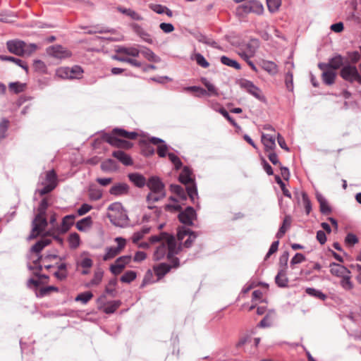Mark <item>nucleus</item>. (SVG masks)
<instances>
[{
	"mask_svg": "<svg viewBox=\"0 0 361 361\" xmlns=\"http://www.w3.org/2000/svg\"><path fill=\"white\" fill-rule=\"evenodd\" d=\"M192 170L188 166H184L181 173L179 174L178 180L186 185L189 198L193 204H196L195 198H198L197 183L195 178H192Z\"/></svg>",
	"mask_w": 361,
	"mask_h": 361,
	"instance_id": "nucleus-1",
	"label": "nucleus"
},
{
	"mask_svg": "<svg viewBox=\"0 0 361 361\" xmlns=\"http://www.w3.org/2000/svg\"><path fill=\"white\" fill-rule=\"evenodd\" d=\"M161 235L166 237V245L167 247L166 258L173 264L174 268H178L180 266V259L175 255H178L182 250L181 245H177L175 237L166 232H162Z\"/></svg>",
	"mask_w": 361,
	"mask_h": 361,
	"instance_id": "nucleus-2",
	"label": "nucleus"
},
{
	"mask_svg": "<svg viewBox=\"0 0 361 361\" xmlns=\"http://www.w3.org/2000/svg\"><path fill=\"white\" fill-rule=\"evenodd\" d=\"M165 209L180 212L178 215V220L185 226H192L193 220L197 218L196 211L191 206H188L184 210H182V207L180 204H167L165 205Z\"/></svg>",
	"mask_w": 361,
	"mask_h": 361,
	"instance_id": "nucleus-3",
	"label": "nucleus"
},
{
	"mask_svg": "<svg viewBox=\"0 0 361 361\" xmlns=\"http://www.w3.org/2000/svg\"><path fill=\"white\" fill-rule=\"evenodd\" d=\"M235 12L239 17H245L250 13L262 15L264 12V7L259 1L250 0L237 6Z\"/></svg>",
	"mask_w": 361,
	"mask_h": 361,
	"instance_id": "nucleus-4",
	"label": "nucleus"
},
{
	"mask_svg": "<svg viewBox=\"0 0 361 361\" xmlns=\"http://www.w3.org/2000/svg\"><path fill=\"white\" fill-rule=\"evenodd\" d=\"M339 75L345 81L350 83L357 82L361 85V75L360 74L357 67L350 64L348 61L341 68Z\"/></svg>",
	"mask_w": 361,
	"mask_h": 361,
	"instance_id": "nucleus-5",
	"label": "nucleus"
},
{
	"mask_svg": "<svg viewBox=\"0 0 361 361\" xmlns=\"http://www.w3.org/2000/svg\"><path fill=\"white\" fill-rule=\"evenodd\" d=\"M47 226L48 221L45 215H40L39 217L37 218V214H36L32 221V231L27 239L31 240L37 238L45 231Z\"/></svg>",
	"mask_w": 361,
	"mask_h": 361,
	"instance_id": "nucleus-6",
	"label": "nucleus"
},
{
	"mask_svg": "<svg viewBox=\"0 0 361 361\" xmlns=\"http://www.w3.org/2000/svg\"><path fill=\"white\" fill-rule=\"evenodd\" d=\"M241 88L246 90V91L252 94L254 97L261 102H265V97L262 94L261 90L257 87L252 81L242 79L239 82Z\"/></svg>",
	"mask_w": 361,
	"mask_h": 361,
	"instance_id": "nucleus-7",
	"label": "nucleus"
},
{
	"mask_svg": "<svg viewBox=\"0 0 361 361\" xmlns=\"http://www.w3.org/2000/svg\"><path fill=\"white\" fill-rule=\"evenodd\" d=\"M115 241L118 243L116 247H107L106 248V253L103 257L104 261L109 260L118 255L121 251L125 247L126 240L122 237H116Z\"/></svg>",
	"mask_w": 361,
	"mask_h": 361,
	"instance_id": "nucleus-8",
	"label": "nucleus"
},
{
	"mask_svg": "<svg viewBox=\"0 0 361 361\" xmlns=\"http://www.w3.org/2000/svg\"><path fill=\"white\" fill-rule=\"evenodd\" d=\"M47 53L54 58L64 59L72 56L71 51L61 45H54L47 49Z\"/></svg>",
	"mask_w": 361,
	"mask_h": 361,
	"instance_id": "nucleus-9",
	"label": "nucleus"
},
{
	"mask_svg": "<svg viewBox=\"0 0 361 361\" xmlns=\"http://www.w3.org/2000/svg\"><path fill=\"white\" fill-rule=\"evenodd\" d=\"M146 186L150 190L149 192L157 193L165 190V185L159 176H152L147 180Z\"/></svg>",
	"mask_w": 361,
	"mask_h": 361,
	"instance_id": "nucleus-10",
	"label": "nucleus"
},
{
	"mask_svg": "<svg viewBox=\"0 0 361 361\" xmlns=\"http://www.w3.org/2000/svg\"><path fill=\"white\" fill-rule=\"evenodd\" d=\"M130 255H123L117 258L115 263L110 266L111 272L114 275L119 274L126 265L130 262Z\"/></svg>",
	"mask_w": 361,
	"mask_h": 361,
	"instance_id": "nucleus-11",
	"label": "nucleus"
},
{
	"mask_svg": "<svg viewBox=\"0 0 361 361\" xmlns=\"http://www.w3.org/2000/svg\"><path fill=\"white\" fill-rule=\"evenodd\" d=\"M25 42L20 40H10L6 43L8 50L16 55L23 56Z\"/></svg>",
	"mask_w": 361,
	"mask_h": 361,
	"instance_id": "nucleus-12",
	"label": "nucleus"
},
{
	"mask_svg": "<svg viewBox=\"0 0 361 361\" xmlns=\"http://www.w3.org/2000/svg\"><path fill=\"white\" fill-rule=\"evenodd\" d=\"M110 221L115 226H123L128 221V217L126 212L123 209L118 214H108Z\"/></svg>",
	"mask_w": 361,
	"mask_h": 361,
	"instance_id": "nucleus-13",
	"label": "nucleus"
},
{
	"mask_svg": "<svg viewBox=\"0 0 361 361\" xmlns=\"http://www.w3.org/2000/svg\"><path fill=\"white\" fill-rule=\"evenodd\" d=\"M329 267L331 274L337 277L342 278L343 276L350 274V271L348 268L336 262L330 263Z\"/></svg>",
	"mask_w": 361,
	"mask_h": 361,
	"instance_id": "nucleus-14",
	"label": "nucleus"
},
{
	"mask_svg": "<svg viewBox=\"0 0 361 361\" xmlns=\"http://www.w3.org/2000/svg\"><path fill=\"white\" fill-rule=\"evenodd\" d=\"M75 218L74 214H68L62 219L61 224L56 228V231L60 233H66L69 231L71 227L73 225V220Z\"/></svg>",
	"mask_w": 361,
	"mask_h": 361,
	"instance_id": "nucleus-15",
	"label": "nucleus"
},
{
	"mask_svg": "<svg viewBox=\"0 0 361 361\" xmlns=\"http://www.w3.org/2000/svg\"><path fill=\"white\" fill-rule=\"evenodd\" d=\"M112 156L126 166L133 164L131 157L122 150L118 149L114 151Z\"/></svg>",
	"mask_w": 361,
	"mask_h": 361,
	"instance_id": "nucleus-16",
	"label": "nucleus"
},
{
	"mask_svg": "<svg viewBox=\"0 0 361 361\" xmlns=\"http://www.w3.org/2000/svg\"><path fill=\"white\" fill-rule=\"evenodd\" d=\"M129 185L126 183H118L114 185L109 190V193L114 196H121L128 194Z\"/></svg>",
	"mask_w": 361,
	"mask_h": 361,
	"instance_id": "nucleus-17",
	"label": "nucleus"
},
{
	"mask_svg": "<svg viewBox=\"0 0 361 361\" xmlns=\"http://www.w3.org/2000/svg\"><path fill=\"white\" fill-rule=\"evenodd\" d=\"M128 177L130 181L132 182L137 188H142L147 184L145 177L141 173H131L128 175Z\"/></svg>",
	"mask_w": 361,
	"mask_h": 361,
	"instance_id": "nucleus-18",
	"label": "nucleus"
},
{
	"mask_svg": "<svg viewBox=\"0 0 361 361\" xmlns=\"http://www.w3.org/2000/svg\"><path fill=\"white\" fill-rule=\"evenodd\" d=\"M194 37L199 42L205 44L215 49H221V47L218 43L210 37L206 36L201 32L195 34Z\"/></svg>",
	"mask_w": 361,
	"mask_h": 361,
	"instance_id": "nucleus-19",
	"label": "nucleus"
},
{
	"mask_svg": "<svg viewBox=\"0 0 361 361\" xmlns=\"http://www.w3.org/2000/svg\"><path fill=\"white\" fill-rule=\"evenodd\" d=\"M135 32L145 42L152 44L154 39L151 35L146 32L141 26L137 24L133 25Z\"/></svg>",
	"mask_w": 361,
	"mask_h": 361,
	"instance_id": "nucleus-20",
	"label": "nucleus"
},
{
	"mask_svg": "<svg viewBox=\"0 0 361 361\" xmlns=\"http://www.w3.org/2000/svg\"><path fill=\"white\" fill-rule=\"evenodd\" d=\"M173 267V264H169L167 263L163 262L160 263L157 266L154 267V271L155 274L157 276L159 279L164 277L167 273H169Z\"/></svg>",
	"mask_w": 361,
	"mask_h": 361,
	"instance_id": "nucleus-21",
	"label": "nucleus"
},
{
	"mask_svg": "<svg viewBox=\"0 0 361 361\" xmlns=\"http://www.w3.org/2000/svg\"><path fill=\"white\" fill-rule=\"evenodd\" d=\"M262 142L266 152L274 150L276 147L275 137L269 134L262 135Z\"/></svg>",
	"mask_w": 361,
	"mask_h": 361,
	"instance_id": "nucleus-22",
	"label": "nucleus"
},
{
	"mask_svg": "<svg viewBox=\"0 0 361 361\" xmlns=\"http://www.w3.org/2000/svg\"><path fill=\"white\" fill-rule=\"evenodd\" d=\"M51 240L47 238H41L38 241L33 245L30 251L35 254H39L47 245L51 244Z\"/></svg>",
	"mask_w": 361,
	"mask_h": 361,
	"instance_id": "nucleus-23",
	"label": "nucleus"
},
{
	"mask_svg": "<svg viewBox=\"0 0 361 361\" xmlns=\"http://www.w3.org/2000/svg\"><path fill=\"white\" fill-rule=\"evenodd\" d=\"M275 283L279 288H286L288 286V279L286 276V271L279 269L275 276Z\"/></svg>",
	"mask_w": 361,
	"mask_h": 361,
	"instance_id": "nucleus-24",
	"label": "nucleus"
},
{
	"mask_svg": "<svg viewBox=\"0 0 361 361\" xmlns=\"http://www.w3.org/2000/svg\"><path fill=\"white\" fill-rule=\"evenodd\" d=\"M346 63L344 61V58L341 54H336L334 57L329 60V65L330 68L333 70H338L342 68Z\"/></svg>",
	"mask_w": 361,
	"mask_h": 361,
	"instance_id": "nucleus-25",
	"label": "nucleus"
},
{
	"mask_svg": "<svg viewBox=\"0 0 361 361\" xmlns=\"http://www.w3.org/2000/svg\"><path fill=\"white\" fill-rule=\"evenodd\" d=\"M169 189L171 192L176 194L181 200H186L189 197L187 191L182 186L177 184H171Z\"/></svg>",
	"mask_w": 361,
	"mask_h": 361,
	"instance_id": "nucleus-26",
	"label": "nucleus"
},
{
	"mask_svg": "<svg viewBox=\"0 0 361 361\" xmlns=\"http://www.w3.org/2000/svg\"><path fill=\"white\" fill-rule=\"evenodd\" d=\"M93 221L90 216H86L76 223V228L78 231L85 232L92 226Z\"/></svg>",
	"mask_w": 361,
	"mask_h": 361,
	"instance_id": "nucleus-27",
	"label": "nucleus"
},
{
	"mask_svg": "<svg viewBox=\"0 0 361 361\" xmlns=\"http://www.w3.org/2000/svg\"><path fill=\"white\" fill-rule=\"evenodd\" d=\"M100 167L104 172L116 171L118 169L116 161L112 159H107L103 161L101 163Z\"/></svg>",
	"mask_w": 361,
	"mask_h": 361,
	"instance_id": "nucleus-28",
	"label": "nucleus"
},
{
	"mask_svg": "<svg viewBox=\"0 0 361 361\" xmlns=\"http://www.w3.org/2000/svg\"><path fill=\"white\" fill-rule=\"evenodd\" d=\"M116 52L118 54H125L133 57H137L140 53L139 49L135 47H125L123 46H118L116 49Z\"/></svg>",
	"mask_w": 361,
	"mask_h": 361,
	"instance_id": "nucleus-29",
	"label": "nucleus"
},
{
	"mask_svg": "<svg viewBox=\"0 0 361 361\" xmlns=\"http://www.w3.org/2000/svg\"><path fill=\"white\" fill-rule=\"evenodd\" d=\"M166 194L165 190L157 193L149 192L146 196V202L148 204H153L164 199L166 197Z\"/></svg>",
	"mask_w": 361,
	"mask_h": 361,
	"instance_id": "nucleus-30",
	"label": "nucleus"
},
{
	"mask_svg": "<svg viewBox=\"0 0 361 361\" xmlns=\"http://www.w3.org/2000/svg\"><path fill=\"white\" fill-rule=\"evenodd\" d=\"M104 139L109 145L111 146L121 148L123 143L126 142V140L118 138L114 134H106L104 135Z\"/></svg>",
	"mask_w": 361,
	"mask_h": 361,
	"instance_id": "nucleus-31",
	"label": "nucleus"
},
{
	"mask_svg": "<svg viewBox=\"0 0 361 361\" xmlns=\"http://www.w3.org/2000/svg\"><path fill=\"white\" fill-rule=\"evenodd\" d=\"M0 59L1 61H11L15 63L17 66L21 67L23 69H24L27 73L28 71V66L27 64L23 61L21 59L11 56H5V55H0Z\"/></svg>",
	"mask_w": 361,
	"mask_h": 361,
	"instance_id": "nucleus-32",
	"label": "nucleus"
},
{
	"mask_svg": "<svg viewBox=\"0 0 361 361\" xmlns=\"http://www.w3.org/2000/svg\"><path fill=\"white\" fill-rule=\"evenodd\" d=\"M167 255V247L165 243L160 245L154 252L153 259L154 261L163 259Z\"/></svg>",
	"mask_w": 361,
	"mask_h": 361,
	"instance_id": "nucleus-33",
	"label": "nucleus"
},
{
	"mask_svg": "<svg viewBox=\"0 0 361 361\" xmlns=\"http://www.w3.org/2000/svg\"><path fill=\"white\" fill-rule=\"evenodd\" d=\"M104 271L101 269H97L94 273L93 278L86 284L87 287L98 286L102 281Z\"/></svg>",
	"mask_w": 361,
	"mask_h": 361,
	"instance_id": "nucleus-34",
	"label": "nucleus"
},
{
	"mask_svg": "<svg viewBox=\"0 0 361 361\" xmlns=\"http://www.w3.org/2000/svg\"><path fill=\"white\" fill-rule=\"evenodd\" d=\"M336 74L333 71H324L322 75V80L324 84L331 85L334 83Z\"/></svg>",
	"mask_w": 361,
	"mask_h": 361,
	"instance_id": "nucleus-35",
	"label": "nucleus"
},
{
	"mask_svg": "<svg viewBox=\"0 0 361 361\" xmlns=\"http://www.w3.org/2000/svg\"><path fill=\"white\" fill-rule=\"evenodd\" d=\"M220 61L222 64L232 67L236 70H240L241 68L240 64L236 60L230 59L226 56H221Z\"/></svg>",
	"mask_w": 361,
	"mask_h": 361,
	"instance_id": "nucleus-36",
	"label": "nucleus"
},
{
	"mask_svg": "<svg viewBox=\"0 0 361 361\" xmlns=\"http://www.w3.org/2000/svg\"><path fill=\"white\" fill-rule=\"evenodd\" d=\"M121 302L120 300H113L109 302L103 308V312L106 314H113L121 306Z\"/></svg>",
	"mask_w": 361,
	"mask_h": 361,
	"instance_id": "nucleus-37",
	"label": "nucleus"
},
{
	"mask_svg": "<svg viewBox=\"0 0 361 361\" xmlns=\"http://www.w3.org/2000/svg\"><path fill=\"white\" fill-rule=\"evenodd\" d=\"M141 54L143 55L145 58H146L148 61L159 63L161 61V59L159 56H157L150 49L145 48L142 51H141Z\"/></svg>",
	"mask_w": 361,
	"mask_h": 361,
	"instance_id": "nucleus-38",
	"label": "nucleus"
},
{
	"mask_svg": "<svg viewBox=\"0 0 361 361\" xmlns=\"http://www.w3.org/2000/svg\"><path fill=\"white\" fill-rule=\"evenodd\" d=\"M262 68L268 72L271 75H275L278 72V68L276 64L270 61H264L262 62Z\"/></svg>",
	"mask_w": 361,
	"mask_h": 361,
	"instance_id": "nucleus-39",
	"label": "nucleus"
},
{
	"mask_svg": "<svg viewBox=\"0 0 361 361\" xmlns=\"http://www.w3.org/2000/svg\"><path fill=\"white\" fill-rule=\"evenodd\" d=\"M305 293L310 296L319 298L323 301L325 300L327 298L326 295L322 292L320 290H317L314 288H307Z\"/></svg>",
	"mask_w": 361,
	"mask_h": 361,
	"instance_id": "nucleus-40",
	"label": "nucleus"
},
{
	"mask_svg": "<svg viewBox=\"0 0 361 361\" xmlns=\"http://www.w3.org/2000/svg\"><path fill=\"white\" fill-rule=\"evenodd\" d=\"M93 298V293L91 291H85L79 293L75 298V301L81 302L82 304H87Z\"/></svg>",
	"mask_w": 361,
	"mask_h": 361,
	"instance_id": "nucleus-41",
	"label": "nucleus"
},
{
	"mask_svg": "<svg viewBox=\"0 0 361 361\" xmlns=\"http://www.w3.org/2000/svg\"><path fill=\"white\" fill-rule=\"evenodd\" d=\"M141 145V153L145 157H150L154 154V149L150 145L149 143L146 141H142Z\"/></svg>",
	"mask_w": 361,
	"mask_h": 361,
	"instance_id": "nucleus-42",
	"label": "nucleus"
},
{
	"mask_svg": "<svg viewBox=\"0 0 361 361\" xmlns=\"http://www.w3.org/2000/svg\"><path fill=\"white\" fill-rule=\"evenodd\" d=\"M8 87L11 92L15 94H19L25 90L26 84L20 82H13L9 83Z\"/></svg>",
	"mask_w": 361,
	"mask_h": 361,
	"instance_id": "nucleus-43",
	"label": "nucleus"
},
{
	"mask_svg": "<svg viewBox=\"0 0 361 361\" xmlns=\"http://www.w3.org/2000/svg\"><path fill=\"white\" fill-rule=\"evenodd\" d=\"M69 247L71 249H76L80 243V235L77 233H72L68 237Z\"/></svg>",
	"mask_w": 361,
	"mask_h": 361,
	"instance_id": "nucleus-44",
	"label": "nucleus"
},
{
	"mask_svg": "<svg viewBox=\"0 0 361 361\" xmlns=\"http://www.w3.org/2000/svg\"><path fill=\"white\" fill-rule=\"evenodd\" d=\"M70 75L69 78L70 79H78L82 77V75L83 73V70L80 66H74L71 68H69Z\"/></svg>",
	"mask_w": 361,
	"mask_h": 361,
	"instance_id": "nucleus-45",
	"label": "nucleus"
},
{
	"mask_svg": "<svg viewBox=\"0 0 361 361\" xmlns=\"http://www.w3.org/2000/svg\"><path fill=\"white\" fill-rule=\"evenodd\" d=\"M89 197L90 200L97 201L102 198V192L100 189L91 186L88 190Z\"/></svg>",
	"mask_w": 361,
	"mask_h": 361,
	"instance_id": "nucleus-46",
	"label": "nucleus"
},
{
	"mask_svg": "<svg viewBox=\"0 0 361 361\" xmlns=\"http://www.w3.org/2000/svg\"><path fill=\"white\" fill-rule=\"evenodd\" d=\"M202 82L203 85L207 87V92H208L209 96H210V95L218 96L219 95V92H218L216 88L207 78H202Z\"/></svg>",
	"mask_w": 361,
	"mask_h": 361,
	"instance_id": "nucleus-47",
	"label": "nucleus"
},
{
	"mask_svg": "<svg viewBox=\"0 0 361 361\" xmlns=\"http://www.w3.org/2000/svg\"><path fill=\"white\" fill-rule=\"evenodd\" d=\"M118 10L122 13L130 16L133 20H142V17L136 11L130 8H119Z\"/></svg>",
	"mask_w": 361,
	"mask_h": 361,
	"instance_id": "nucleus-48",
	"label": "nucleus"
},
{
	"mask_svg": "<svg viewBox=\"0 0 361 361\" xmlns=\"http://www.w3.org/2000/svg\"><path fill=\"white\" fill-rule=\"evenodd\" d=\"M137 274L135 271H127L121 276L120 280L123 283H130L136 279Z\"/></svg>",
	"mask_w": 361,
	"mask_h": 361,
	"instance_id": "nucleus-49",
	"label": "nucleus"
},
{
	"mask_svg": "<svg viewBox=\"0 0 361 361\" xmlns=\"http://www.w3.org/2000/svg\"><path fill=\"white\" fill-rule=\"evenodd\" d=\"M289 259V252L286 250L284 251L279 257V264L280 267V269H283L286 271L288 267V262Z\"/></svg>",
	"mask_w": 361,
	"mask_h": 361,
	"instance_id": "nucleus-50",
	"label": "nucleus"
},
{
	"mask_svg": "<svg viewBox=\"0 0 361 361\" xmlns=\"http://www.w3.org/2000/svg\"><path fill=\"white\" fill-rule=\"evenodd\" d=\"M281 4V0H267V5L270 13L276 12Z\"/></svg>",
	"mask_w": 361,
	"mask_h": 361,
	"instance_id": "nucleus-51",
	"label": "nucleus"
},
{
	"mask_svg": "<svg viewBox=\"0 0 361 361\" xmlns=\"http://www.w3.org/2000/svg\"><path fill=\"white\" fill-rule=\"evenodd\" d=\"M168 157L169 160L172 162V164L174 165V168L176 170L178 171L183 167V163L178 156H176L173 153L169 152L168 153Z\"/></svg>",
	"mask_w": 361,
	"mask_h": 361,
	"instance_id": "nucleus-52",
	"label": "nucleus"
},
{
	"mask_svg": "<svg viewBox=\"0 0 361 361\" xmlns=\"http://www.w3.org/2000/svg\"><path fill=\"white\" fill-rule=\"evenodd\" d=\"M301 196L302 199V203L305 209L306 214L308 215L312 211V203L311 201L307 194V192L302 191L301 192Z\"/></svg>",
	"mask_w": 361,
	"mask_h": 361,
	"instance_id": "nucleus-53",
	"label": "nucleus"
},
{
	"mask_svg": "<svg viewBox=\"0 0 361 361\" xmlns=\"http://www.w3.org/2000/svg\"><path fill=\"white\" fill-rule=\"evenodd\" d=\"M116 284L117 281L116 279H111L109 281L108 285L105 288V293L109 295H111L112 297H115L116 293L115 286H116Z\"/></svg>",
	"mask_w": 361,
	"mask_h": 361,
	"instance_id": "nucleus-54",
	"label": "nucleus"
},
{
	"mask_svg": "<svg viewBox=\"0 0 361 361\" xmlns=\"http://www.w3.org/2000/svg\"><path fill=\"white\" fill-rule=\"evenodd\" d=\"M9 121L4 118L0 122V140L5 138L8 128Z\"/></svg>",
	"mask_w": 361,
	"mask_h": 361,
	"instance_id": "nucleus-55",
	"label": "nucleus"
},
{
	"mask_svg": "<svg viewBox=\"0 0 361 361\" xmlns=\"http://www.w3.org/2000/svg\"><path fill=\"white\" fill-rule=\"evenodd\" d=\"M341 285L346 290H350L353 289V284L350 281V274H347L342 277V279L341 281Z\"/></svg>",
	"mask_w": 361,
	"mask_h": 361,
	"instance_id": "nucleus-56",
	"label": "nucleus"
},
{
	"mask_svg": "<svg viewBox=\"0 0 361 361\" xmlns=\"http://www.w3.org/2000/svg\"><path fill=\"white\" fill-rule=\"evenodd\" d=\"M49 204L48 201L46 198H43L37 208V218L39 217L40 215H45L47 212V209L48 208Z\"/></svg>",
	"mask_w": 361,
	"mask_h": 361,
	"instance_id": "nucleus-57",
	"label": "nucleus"
},
{
	"mask_svg": "<svg viewBox=\"0 0 361 361\" xmlns=\"http://www.w3.org/2000/svg\"><path fill=\"white\" fill-rule=\"evenodd\" d=\"M46 181L51 185H57V175L54 170L49 171L46 174Z\"/></svg>",
	"mask_w": 361,
	"mask_h": 361,
	"instance_id": "nucleus-58",
	"label": "nucleus"
},
{
	"mask_svg": "<svg viewBox=\"0 0 361 361\" xmlns=\"http://www.w3.org/2000/svg\"><path fill=\"white\" fill-rule=\"evenodd\" d=\"M195 59L196 63L201 67L207 68L209 66V63L206 60L204 56L200 54L197 53L195 55Z\"/></svg>",
	"mask_w": 361,
	"mask_h": 361,
	"instance_id": "nucleus-59",
	"label": "nucleus"
},
{
	"mask_svg": "<svg viewBox=\"0 0 361 361\" xmlns=\"http://www.w3.org/2000/svg\"><path fill=\"white\" fill-rule=\"evenodd\" d=\"M219 113L226 119L230 123L236 128H240V126L235 121V120L230 116L229 113L224 108L219 109Z\"/></svg>",
	"mask_w": 361,
	"mask_h": 361,
	"instance_id": "nucleus-60",
	"label": "nucleus"
},
{
	"mask_svg": "<svg viewBox=\"0 0 361 361\" xmlns=\"http://www.w3.org/2000/svg\"><path fill=\"white\" fill-rule=\"evenodd\" d=\"M192 231H191L190 228L183 226L178 228V233H177V237L179 240H183V238L190 235V233H192Z\"/></svg>",
	"mask_w": 361,
	"mask_h": 361,
	"instance_id": "nucleus-61",
	"label": "nucleus"
},
{
	"mask_svg": "<svg viewBox=\"0 0 361 361\" xmlns=\"http://www.w3.org/2000/svg\"><path fill=\"white\" fill-rule=\"evenodd\" d=\"M184 91H190V92H198L200 93L198 97L204 96V95H209L207 90L204 89L199 87V86H189L184 87Z\"/></svg>",
	"mask_w": 361,
	"mask_h": 361,
	"instance_id": "nucleus-62",
	"label": "nucleus"
},
{
	"mask_svg": "<svg viewBox=\"0 0 361 361\" xmlns=\"http://www.w3.org/2000/svg\"><path fill=\"white\" fill-rule=\"evenodd\" d=\"M359 241L358 238L353 233H349L345 238V243L349 246H353Z\"/></svg>",
	"mask_w": 361,
	"mask_h": 361,
	"instance_id": "nucleus-63",
	"label": "nucleus"
},
{
	"mask_svg": "<svg viewBox=\"0 0 361 361\" xmlns=\"http://www.w3.org/2000/svg\"><path fill=\"white\" fill-rule=\"evenodd\" d=\"M305 256L300 252L296 253L290 260V267L293 268V266L300 264L305 260Z\"/></svg>",
	"mask_w": 361,
	"mask_h": 361,
	"instance_id": "nucleus-64",
	"label": "nucleus"
}]
</instances>
